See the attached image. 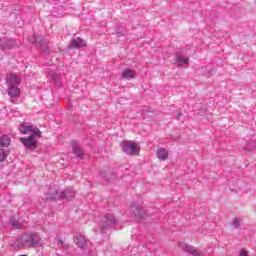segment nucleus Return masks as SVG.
Instances as JSON below:
<instances>
[{"mask_svg": "<svg viewBox=\"0 0 256 256\" xmlns=\"http://www.w3.org/2000/svg\"><path fill=\"white\" fill-rule=\"evenodd\" d=\"M58 245H60V247H64V249H69V244H65L62 239L58 241Z\"/></svg>", "mask_w": 256, "mask_h": 256, "instance_id": "nucleus-23", "label": "nucleus"}, {"mask_svg": "<svg viewBox=\"0 0 256 256\" xmlns=\"http://www.w3.org/2000/svg\"><path fill=\"white\" fill-rule=\"evenodd\" d=\"M20 93H21V90L19 89V87L14 86V85L9 87L8 95L10 97H13V98L19 97Z\"/></svg>", "mask_w": 256, "mask_h": 256, "instance_id": "nucleus-17", "label": "nucleus"}, {"mask_svg": "<svg viewBox=\"0 0 256 256\" xmlns=\"http://www.w3.org/2000/svg\"><path fill=\"white\" fill-rule=\"evenodd\" d=\"M130 212L136 219H145L147 213L139 205L133 204L130 207Z\"/></svg>", "mask_w": 256, "mask_h": 256, "instance_id": "nucleus-8", "label": "nucleus"}, {"mask_svg": "<svg viewBox=\"0 0 256 256\" xmlns=\"http://www.w3.org/2000/svg\"><path fill=\"white\" fill-rule=\"evenodd\" d=\"M72 151L78 159H83L85 157V151H83V148H81L75 141H72Z\"/></svg>", "mask_w": 256, "mask_h": 256, "instance_id": "nucleus-11", "label": "nucleus"}, {"mask_svg": "<svg viewBox=\"0 0 256 256\" xmlns=\"http://www.w3.org/2000/svg\"><path fill=\"white\" fill-rule=\"evenodd\" d=\"M117 225V219L113 214H106L100 218L99 227L101 233H105L109 231V229L115 227Z\"/></svg>", "mask_w": 256, "mask_h": 256, "instance_id": "nucleus-2", "label": "nucleus"}, {"mask_svg": "<svg viewBox=\"0 0 256 256\" xmlns=\"http://www.w3.org/2000/svg\"><path fill=\"white\" fill-rule=\"evenodd\" d=\"M183 114L181 113V112H179L178 113V115L176 116V119H178V121H179V119H181V116H182Z\"/></svg>", "mask_w": 256, "mask_h": 256, "instance_id": "nucleus-26", "label": "nucleus"}, {"mask_svg": "<svg viewBox=\"0 0 256 256\" xmlns=\"http://www.w3.org/2000/svg\"><path fill=\"white\" fill-rule=\"evenodd\" d=\"M29 41L30 43H38L44 53H49V46H47V42H45L43 38L34 35L29 39Z\"/></svg>", "mask_w": 256, "mask_h": 256, "instance_id": "nucleus-9", "label": "nucleus"}, {"mask_svg": "<svg viewBox=\"0 0 256 256\" xmlns=\"http://www.w3.org/2000/svg\"><path fill=\"white\" fill-rule=\"evenodd\" d=\"M137 72L130 68H125L122 72V79H135Z\"/></svg>", "mask_w": 256, "mask_h": 256, "instance_id": "nucleus-13", "label": "nucleus"}, {"mask_svg": "<svg viewBox=\"0 0 256 256\" xmlns=\"http://www.w3.org/2000/svg\"><path fill=\"white\" fill-rule=\"evenodd\" d=\"M74 242L80 249H84V247L87 246V240H85V237H83V235H76L74 237Z\"/></svg>", "mask_w": 256, "mask_h": 256, "instance_id": "nucleus-14", "label": "nucleus"}, {"mask_svg": "<svg viewBox=\"0 0 256 256\" xmlns=\"http://www.w3.org/2000/svg\"><path fill=\"white\" fill-rule=\"evenodd\" d=\"M156 155L160 161H167L169 159V152L163 148L158 149Z\"/></svg>", "mask_w": 256, "mask_h": 256, "instance_id": "nucleus-16", "label": "nucleus"}, {"mask_svg": "<svg viewBox=\"0 0 256 256\" xmlns=\"http://www.w3.org/2000/svg\"><path fill=\"white\" fill-rule=\"evenodd\" d=\"M19 131L24 135H28V133H32V135H37V137H41V130H39V128L27 122H24L20 125Z\"/></svg>", "mask_w": 256, "mask_h": 256, "instance_id": "nucleus-5", "label": "nucleus"}, {"mask_svg": "<svg viewBox=\"0 0 256 256\" xmlns=\"http://www.w3.org/2000/svg\"><path fill=\"white\" fill-rule=\"evenodd\" d=\"M175 61H176L177 65H179V66L189 65V57H187L181 53H176Z\"/></svg>", "mask_w": 256, "mask_h": 256, "instance_id": "nucleus-12", "label": "nucleus"}, {"mask_svg": "<svg viewBox=\"0 0 256 256\" xmlns=\"http://www.w3.org/2000/svg\"><path fill=\"white\" fill-rule=\"evenodd\" d=\"M40 237L37 233H31V234H24L22 236V241L23 243H25L26 245H39V241H40Z\"/></svg>", "mask_w": 256, "mask_h": 256, "instance_id": "nucleus-6", "label": "nucleus"}, {"mask_svg": "<svg viewBox=\"0 0 256 256\" xmlns=\"http://www.w3.org/2000/svg\"><path fill=\"white\" fill-rule=\"evenodd\" d=\"M4 43H5V49H11L15 47V45H17V42H15V40L13 39L4 40Z\"/></svg>", "mask_w": 256, "mask_h": 256, "instance_id": "nucleus-19", "label": "nucleus"}, {"mask_svg": "<svg viewBox=\"0 0 256 256\" xmlns=\"http://www.w3.org/2000/svg\"><path fill=\"white\" fill-rule=\"evenodd\" d=\"M36 137L37 134H31L28 138H20V141L26 149H35L37 147Z\"/></svg>", "mask_w": 256, "mask_h": 256, "instance_id": "nucleus-7", "label": "nucleus"}, {"mask_svg": "<svg viewBox=\"0 0 256 256\" xmlns=\"http://www.w3.org/2000/svg\"><path fill=\"white\" fill-rule=\"evenodd\" d=\"M75 190L67 188L65 191L52 190L47 193L46 201H57V199H73Z\"/></svg>", "mask_w": 256, "mask_h": 256, "instance_id": "nucleus-1", "label": "nucleus"}, {"mask_svg": "<svg viewBox=\"0 0 256 256\" xmlns=\"http://www.w3.org/2000/svg\"><path fill=\"white\" fill-rule=\"evenodd\" d=\"M121 148L126 155H138L139 153V146L131 141H123Z\"/></svg>", "mask_w": 256, "mask_h": 256, "instance_id": "nucleus-4", "label": "nucleus"}, {"mask_svg": "<svg viewBox=\"0 0 256 256\" xmlns=\"http://www.w3.org/2000/svg\"><path fill=\"white\" fill-rule=\"evenodd\" d=\"M70 47L74 48V49H80L81 47H87V42H85V40H83V38H73L71 43H70Z\"/></svg>", "mask_w": 256, "mask_h": 256, "instance_id": "nucleus-10", "label": "nucleus"}, {"mask_svg": "<svg viewBox=\"0 0 256 256\" xmlns=\"http://www.w3.org/2000/svg\"><path fill=\"white\" fill-rule=\"evenodd\" d=\"M232 225H233L234 229H239V227H240V225H241L239 218H235V219L233 220V222H232Z\"/></svg>", "mask_w": 256, "mask_h": 256, "instance_id": "nucleus-22", "label": "nucleus"}, {"mask_svg": "<svg viewBox=\"0 0 256 256\" xmlns=\"http://www.w3.org/2000/svg\"><path fill=\"white\" fill-rule=\"evenodd\" d=\"M183 251H184L185 253H191V255H193V256H203V252H201V251L195 249V248H194L193 246H191V245H186V246L184 247Z\"/></svg>", "mask_w": 256, "mask_h": 256, "instance_id": "nucleus-15", "label": "nucleus"}, {"mask_svg": "<svg viewBox=\"0 0 256 256\" xmlns=\"http://www.w3.org/2000/svg\"><path fill=\"white\" fill-rule=\"evenodd\" d=\"M52 79L56 85H61V77L57 74L52 75Z\"/></svg>", "mask_w": 256, "mask_h": 256, "instance_id": "nucleus-21", "label": "nucleus"}, {"mask_svg": "<svg viewBox=\"0 0 256 256\" xmlns=\"http://www.w3.org/2000/svg\"><path fill=\"white\" fill-rule=\"evenodd\" d=\"M0 51H5V40H0Z\"/></svg>", "mask_w": 256, "mask_h": 256, "instance_id": "nucleus-24", "label": "nucleus"}, {"mask_svg": "<svg viewBox=\"0 0 256 256\" xmlns=\"http://www.w3.org/2000/svg\"><path fill=\"white\" fill-rule=\"evenodd\" d=\"M239 256H249V255L247 254V251L241 250Z\"/></svg>", "mask_w": 256, "mask_h": 256, "instance_id": "nucleus-25", "label": "nucleus"}, {"mask_svg": "<svg viewBox=\"0 0 256 256\" xmlns=\"http://www.w3.org/2000/svg\"><path fill=\"white\" fill-rule=\"evenodd\" d=\"M6 81L10 83V85H19L21 83V78L19 76L10 75L6 78Z\"/></svg>", "mask_w": 256, "mask_h": 256, "instance_id": "nucleus-18", "label": "nucleus"}, {"mask_svg": "<svg viewBox=\"0 0 256 256\" xmlns=\"http://www.w3.org/2000/svg\"><path fill=\"white\" fill-rule=\"evenodd\" d=\"M11 145V138L7 135H3L0 138V161L3 162L7 159V155H9V150L7 147Z\"/></svg>", "mask_w": 256, "mask_h": 256, "instance_id": "nucleus-3", "label": "nucleus"}, {"mask_svg": "<svg viewBox=\"0 0 256 256\" xmlns=\"http://www.w3.org/2000/svg\"><path fill=\"white\" fill-rule=\"evenodd\" d=\"M12 227H14L15 229H22L23 228V224H21V222H19L18 220H13L11 222Z\"/></svg>", "mask_w": 256, "mask_h": 256, "instance_id": "nucleus-20", "label": "nucleus"}]
</instances>
